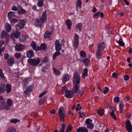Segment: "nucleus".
Returning a JSON list of instances; mask_svg holds the SVG:
<instances>
[{
	"instance_id": "nucleus-1",
	"label": "nucleus",
	"mask_w": 132,
	"mask_h": 132,
	"mask_svg": "<svg viewBox=\"0 0 132 132\" xmlns=\"http://www.w3.org/2000/svg\"><path fill=\"white\" fill-rule=\"evenodd\" d=\"M79 83L75 82L74 81V86L72 88L71 90H66L65 92V97L68 98H72L74 95L75 93H77L78 91V90L79 89Z\"/></svg>"
},
{
	"instance_id": "nucleus-2",
	"label": "nucleus",
	"mask_w": 132,
	"mask_h": 132,
	"mask_svg": "<svg viewBox=\"0 0 132 132\" xmlns=\"http://www.w3.org/2000/svg\"><path fill=\"white\" fill-rule=\"evenodd\" d=\"M80 76L79 74L77 72H75L74 73L73 77V84L74 85V82L75 81V82L79 83V88L77 92L78 95H82L83 94L84 91V88H81V89H79L80 87Z\"/></svg>"
},
{
	"instance_id": "nucleus-3",
	"label": "nucleus",
	"mask_w": 132,
	"mask_h": 132,
	"mask_svg": "<svg viewBox=\"0 0 132 132\" xmlns=\"http://www.w3.org/2000/svg\"><path fill=\"white\" fill-rule=\"evenodd\" d=\"M46 10H45L43 13L42 15L40 18H38L36 21L35 24L36 26L41 28L43 26V24L46 21L47 14H46Z\"/></svg>"
},
{
	"instance_id": "nucleus-4",
	"label": "nucleus",
	"mask_w": 132,
	"mask_h": 132,
	"mask_svg": "<svg viewBox=\"0 0 132 132\" xmlns=\"http://www.w3.org/2000/svg\"><path fill=\"white\" fill-rule=\"evenodd\" d=\"M41 59L38 58L37 59H29L27 62L29 63L32 66H36L41 61Z\"/></svg>"
},
{
	"instance_id": "nucleus-5",
	"label": "nucleus",
	"mask_w": 132,
	"mask_h": 132,
	"mask_svg": "<svg viewBox=\"0 0 132 132\" xmlns=\"http://www.w3.org/2000/svg\"><path fill=\"white\" fill-rule=\"evenodd\" d=\"M26 20L22 19L19 21L18 24L15 25V27L17 30H19L23 28L26 24Z\"/></svg>"
},
{
	"instance_id": "nucleus-6",
	"label": "nucleus",
	"mask_w": 132,
	"mask_h": 132,
	"mask_svg": "<svg viewBox=\"0 0 132 132\" xmlns=\"http://www.w3.org/2000/svg\"><path fill=\"white\" fill-rule=\"evenodd\" d=\"M59 115L60 118V121H63L64 118L66 115V114L63 111V109L62 107L59 108L58 110Z\"/></svg>"
},
{
	"instance_id": "nucleus-7",
	"label": "nucleus",
	"mask_w": 132,
	"mask_h": 132,
	"mask_svg": "<svg viewBox=\"0 0 132 132\" xmlns=\"http://www.w3.org/2000/svg\"><path fill=\"white\" fill-rule=\"evenodd\" d=\"M73 45L75 48H78L79 46V36L77 34H75Z\"/></svg>"
},
{
	"instance_id": "nucleus-8",
	"label": "nucleus",
	"mask_w": 132,
	"mask_h": 132,
	"mask_svg": "<svg viewBox=\"0 0 132 132\" xmlns=\"http://www.w3.org/2000/svg\"><path fill=\"white\" fill-rule=\"evenodd\" d=\"M125 126L126 129L128 132H132V126L129 120H128L126 121Z\"/></svg>"
},
{
	"instance_id": "nucleus-9",
	"label": "nucleus",
	"mask_w": 132,
	"mask_h": 132,
	"mask_svg": "<svg viewBox=\"0 0 132 132\" xmlns=\"http://www.w3.org/2000/svg\"><path fill=\"white\" fill-rule=\"evenodd\" d=\"M55 47L56 50L57 51H60L62 47V45L60 43L59 40H56L55 41Z\"/></svg>"
},
{
	"instance_id": "nucleus-10",
	"label": "nucleus",
	"mask_w": 132,
	"mask_h": 132,
	"mask_svg": "<svg viewBox=\"0 0 132 132\" xmlns=\"http://www.w3.org/2000/svg\"><path fill=\"white\" fill-rule=\"evenodd\" d=\"M92 121V120L89 118L86 119L85 121V122L87 125V127L88 128L91 129H93L94 126L93 124L91 122Z\"/></svg>"
},
{
	"instance_id": "nucleus-11",
	"label": "nucleus",
	"mask_w": 132,
	"mask_h": 132,
	"mask_svg": "<svg viewBox=\"0 0 132 132\" xmlns=\"http://www.w3.org/2000/svg\"><path fill=\"white\" fill-rule=\"evenodd\" d=\"M18 10L17 12L19 14L22 15L26 13V11L25 10H24L21 5H18Z\"/></svg>"
},
{
	"instance_id": "nucleus-12",
	"label": "nucleus",
	"mask_w": 132,
	"mask_h": 132,
	"mask_svg": "<svg viewBox=\"0 0 132 132\" xmlns=\"http://www.w3.org/2000/svg\"><path fill=\"white\" fill-rule=\"evenodd\" d=\"M106 44L104 42H102L100 43H98L97 44V49L102 51L105 48Z\"/></svg>"
},
{
	"instance_id": "nucleus-13",
	"label": "nucleus",
	"mask_w": 132,
	"mask_h": 132,
	"mask_svg": "<svg viewBox=\"0 0 132 132\" xmlns=\"http://www.w3.org/2000/svg\"><path fill=\"white\" fill-rule=\"evenodd\" d=\"M1 37L2 38L5 37L6 40H8L9 38L10 35L6 31H3L2 32Z\"/></svg>"
},
{
	"instance_id": "nucleus-14",
	"label": "nucleus",
	"mask_w": 132,
	"mask_h": 132,
	"mask_svg": "<svg viewBox=\"0 0 132 132\" xmlns=\"http://www.w3.org/2000/svg\"><path fill=\"white\" fill-rule=\"evenodd\" d=\"M34 56V53L32 50L28 51L27 52V56L28 58L31 59Z\"/></svg>"
},
{
	"instance_id": "nucleus-15",
	"label": "nucleus",
	"mask_w": 132,
	"mask_h": 132,
	"mask_svg": "<svg viewBox=\"0 0 132 132\" xmlns=\"http://www.w3.org/2000/svg\"><path fill=\"white\" fill-rule=\"evenodd\" d=\"M69 79V77L68 75H64L62 78L63 83L65 84L66 82L68 81Z\"/></svg>"
},
{
	"instance_id": "nucleus-16",
	"label": "nucleus",
	"mask_w": 132,
	"mask_h": 132,
	"mask_svg": "<svg viewBox=\"0 0 132 132\" xmlns=\"http://www.w3.org/2000/svg\"><path fill=\"white\" fill-rule=\"evenodd\" d=\"M33 87L32 86H29L27 87L24 91V93L26 95H27L30 93L32 90Z\"/></svg>"
},
{
	"instance_id": "nucleus-17",
	"label": "nucleus",
	"mask_w": 132,
	"mask_h": 132,
	"mask_svg": "<svg viewBox=\"0 0 132 132\" xmlns=\"http://www.w3.org/2000/svg\"><path fill=\"white\" fill-rule=\"evenodd\" d=\"M7 62L8 65L10 66H12L15 63L12 57L8 59L7 60Z\"/></svg>"
},
{
	"instance_id": "nucleus-18",
	"label": "nucleus",
	"mask_w": 132,
	"mask_h": 132,
	"mask_svg": "<svg viewBox=\"0 0 132 132\" xmlns=\"http://www.w3.org/2000/svg\"><path fill=\"white\" fill-rule=\"evenodd\" d=\"M25 47V46H23L22 45H18L17 44L15 47V49L16 50L18 51H20L24 49Z\"/></svg>"
},
{
	"instance_id": "nucleus-19",
	"label": "nucleus",
	"mask_w": 132,
	"mask_h": 132,
	"mask_svg": "<svg viewBox=\"0 0 132 132\" xmlns=\"http://www.w3.org/2000/svg\"><path fill=\"white\" fill-rule=\"evenodd\" d=\"M49 32L47 31H46L44 35V38L46 40H49L51 39V36L49 34Z\"/></svg>"
},
{
	"instance_id": "nucleus-20",
	"label": "nucleus",
	"mask_w": 132,
	"mask_h": 132,
	"mask_svg": "<svg viewBox=\"0 0 132 132\" xmlns=\"http://www.w3.org/2000/svg\"><path fill=\"white\" fill-rule=\"evenodd\" d=\"M47 98V97L46 96H44L40 98L38 102L39 105H40L43 104Z\"/></svg>"
},
{
	"instance_id": "nucleus-21",
	"label": "nucleus",
	"mask_w": 132,
	"mask_h": 132,
	"mask_svg": "<svg viewBox=\"0 0 132 132\" xmlns=\"http://www.w3.org/2000/svg\"><path fill=\"white\" fill-rule=\"evenodd\" d=\"M76 132H88V130L86 128L81 127L77 129Z\"/></svg>"
},
{
	"instance_id": "nucleus-22",
	"label": "nucleus",
	"mask_w": 132,
	"mask_h": 132,
	"mask_svg": "<svg viewBox=\"0 0 132 132\" xmlns=\"http://www.w3.org/2000/svg\"><path fill=\"white\" fill-rule=\"evenodd\" d=\"M11 86L9 84L6 85L5 90L7 93H9L11 90Z\"/></svg>"
},
{
	"instance_id": "nucleus-23",
	"label": "nucleus",
	"mask_w": 132,
	"mask_h": 132,
	"mask_svg": "<svg viewBox=\"0 0 132 132\" xmlns=\"http://www.w3.org/2000/svg\"><path fill=\"white\" fill-rule=\"evenodd\" d=\"M65 24H67V27L69 30L70 29L71 26L72 25V22L70 19L67 20L65 22Z\"/></svg>"
},
{
	"instance_id": "nucleus-24",
	"label": "nucleus",
	"mask_w": 132,
	"mask_h": 132,
	"mask_svg": "<svg viewBox=\"0 0 132 132\" xmlns=\"http://www.w3.org/2000/svg\"><path fill=\"white\" fill-rule=\"evenodd\" d=\"M7 16L8 18L9 19H10L13 17L14 16H15V15L14 12L12 11H10L8 13Z\"/></svg>"
},
{
	"instance_id": "nucleus-25",
	"label": "nucleus",
	"mask_w": 132,
	"mask_h": 132,
	"mask_svg": "<svg viewBox=\"0 0 132 132\" xmlns=\"http://www.w3.org/2000/svg\"><path fill=\"white\" fill-rule=\"evenodd\" d=\"M88 70L87 68L85 69L84 70V72L82 73V77L84 78L85 77L88 76Z\"/></svg>"
},
{
	"instance_id": "nucleus-26",
	"label": "nucleus",
	"mask_w": 132,
	"mask_h": 132,
	"mask_svg": "<svg viewBox=\"0 0 132 132\" xmlns=\"http://www.w3.org/2000/svg\"><path fill=\"white\" fill-rule=\"evenodd\" d=\"M15 129L12 126L9 127L7 128L6 132H15Z\"/></svg>"
},
{
	"instance_id": "nucleus-27",
	"label": "nucleus",
	"mask_w": 132,
	"mask_h": 132,
	"mask_svg": "<svg viewBox=\"0 0 132 132\" xmlns=\"http://www.w3.org/2000/svg\"><path fill=\"white\" fill-rule=\"evenodd\" d=\"M122 41V39L121 38H120L119 40H116V42H117L120 46H123L125 45V44Z\"/></svg>"
},
{
	"instance_id": "nucleus-28",
	"label": "nucleus",
	"mask_w": 132,
	"mask_h": 132,
	"mask_svg": "<svg viewBox=\"0 0 132 132\" xmlns=\"http://www.w3.org/2000/svg\"><path fill=\"white\" fill-rule=\"evenodd\" d=\"M102 51L97 49L96 52V55L97 58L99 59L100 58V56L101 55Z\"/></svg>"
},
{
	"instance_id": "nucleus-29",
	"label": "nucleus",
	"mask_w": 132,
	"mask_h": 132,
	"mask_svg": "<svg viewBox=\"0 0 132 132\" xmlns=\"http://www.w3.org/2000/svg\"><path fill=\"white\" fill-rule=\"evenodd\" d=\"M0 103L1 104L2 106H4V108L5 109L7 110H9L10 109V107L9 106H8L6 105H5V102L4 101H2L0 102Z\"/></svg>"
},
{
	"instance_id": "nucleus-30",
	"label": "nucleus",
	"mask_w": 132,
	"mask_h": 132,
	"mask_svg": "<svg viewBox=\"0 0 132 132\" xmlns=\"http://www.w3.org/2000/svg\"><path fill=\"white\" fill-rule=\"evenodd\" d=\"M82 62L85 64V65L88 66L90 63V60L88 59H84L82 60Z\"/></svg>"
},
{
	"instance_id": "nucleus-31",
	"label": "nucleus",
	"mask_w": 132,
	"mask_h": 132,
	"mask_svg": "<svg viewBox=\"0 0 132 132\" xmlns=\"http://www.w3.org/2000/svg\"><path fill=\"white\" fill-rule=\"evenodd\" d=\"M60 51H57L54 54L53 57V59H55L56 57L60 55V53L59 52Z\"/></svg>"
},
{
	"instance_id": "nucleus-32",
	"label": "nucleus",
	"mask_w": 132,
	"mask_h": 132,
	"mask_svg": "<svg viewBox=\"0 0 132 132\" xmlns=\"http://www.w3.org/2000/svg\"><path fill=\"white\" fill-rule=\"evenodd\" d=\"M110 113L112 118L115 120H116L117 119V118L115 115L114 111L112 110L111 111H110Z\"/></svg>"
},
{
	"instance_id": "nucleus-33",
	"label": "nucleus",
	"mask_w": 132,
	"mask_h": 132,
	"mask_svg": "<svg viewBox=\"0 0 132 132\" xmlns=\"http://www.w3.org/2000/svg\"><path fill=\"white\" fill-rule=\"evenodd\" d=\"M53 70L54 74L57 76H59L61 73V72L58 71L55 68H53Z\"/></svg>"
},
{
	"instance_id": "nucleus-34",
	"label": "nucleus",
	"mask_w": 132,
	"mask_h": 132,
	"mask_svg": "<svg viewBox=\"0 0 132 132\" xmlns=\"http://www.w3.org/2000/svg\"><path fill=\"white\" fill-rule=\"evenodd\" d=\"M6 30L8 32H10L11 30V27L10 24L8 23H6Z\"/></svg>"
},
{
	"instance_id": "nucleus-35",
	"label": "nucleus",
	"mask_w": 132,
	"mask_h": 132,
	"mask_svg": "<svg viewBox=\"0 0 132 132\" xmlns=\"http://www.w3.org/2000/svg\"><path fill=\"white\" fill-rule=\"evenodd\" d=\"M72 128L71 125H69L67 127L65 132H70L72 131Z\"/></svg>"
},
{
	"instance_id": "nucleus-36",
	"label": "nucleus",
	"mask_w": 132,
	"mask_h": 132,
	"mask_svg": "<svg viewBox=\"0 0 132 132\" xmlns=\"http://www.w3.org/2000/svg\"><path fill=\"white\" fill-rule=\"evenodd\" d=\"M82 25L81 23H79L76 25V27L80 31L81 30Z\"/></svg>"
},
{
	"instance_id": "nucleus-37",
	"label": "nucleus",
	"mask_w": 132,
	"mask_h": 132,
	"mask_svg": "<svg viewBox=\"0 0 132 132\" xmlns=\"http://www.w3.org/2000/svg\"><path fill=\"white\" fill-rule=\"evenodd\" d=\"M97 113L101 116H103L104 113V110L101 109L98 110L97 111Z\"/></svg>"
},
{
	"instance_id": "nucleus-38",
	"label": "nucleus",
	"mask_w": 132,
	"mask_h": 132,
	"mask_svg": "<svg viewBox=\"0 0 132 132\" xmlns=\"http://www.w3.org/2000/svg\"><path fill=\"white\" fill-rule=\"evenodd\" d=\"M20 34V33L18 31H16L13 34V36L15 38H18Z\"/></svg>"
},
{
	"instance_id": "nucleus-39",
	"label": "nucleus",
	"mask_w": 132,
	"mask_h": 132,
	"mask_svg": "<svg viewBox=\"0 0 132 132\" xmlns=\"http://www.w3.org/2000/svg\"><path fill=\"white\" fill-rule=\"evenodd\" d=\"M82 2L80 0H78L77 2V8L79 7L80 9L81 8V4Z\"/></svg>"
},
{
	"instance_id": "nucleus-40",
	"label": "nucleus",
	"mask_w": 132,
	"mask_h": 132,
	"mask_svg": "<svg viewBox=\"0 0 132 132\" xmlns=\"http://www.w3.org/2000/svg\"><path fill=\"white\" fill-rule=\"evenodd\" d=\"M40 50L42 49L43 50H44L46 49L47 46L45 44H42L41 45Z\"/></svg>"
},
{
	"instance_id": "nucleus-41",
	"label": "nucleus",
	"mask_w": 132,
	"mask_h": 132,
	"mask_svg": "<svg viewBox=\"0 0 132 132\" xmlns=\"http://www.w3.org/2000/svg\"><path fill=\"white\" fill-rule=\"evenodd\" d=\"M124 106V105L122 101H121L119 105V107L120 110H122L123 109Z\"/></svg>"
},
{
	"instance_id": "nucleus-42",
	"label": "nucleus",
	"mask_w": 132,
	"mask_h": 132,
	"mask_svg": "<svg viewBox=\"0 0 132 132\" xmlns=\"http://www.w3.org/2000/svg\"><path fill=\"white\" fill-rule=\"evenodd\" d=\"M33 49L36 51H38L40 50V48L39 46L37 47L36 45L32 47Z\"/></svg>"
},
{
	"instance_id": "nucleus-43",
	"label": "nucleus",
	"mask_w": 132,
	"mask_h": 132,
	"mask_svg": "<svg viewBox=\"0 0 132 132\" xmlns=\"http://www.w3.org/2000/svg\"><path fill=\"white\" fill-rule=\"evenodd\" d=\"M33 49L36 51H38L40 50V48L39 46L37 47L36 45L32 47Z\"/></svg>"
},
{
	"instance_id": "nucleus-44",
	"label": "nucleus",
	"mask_w": 132,
	"mask_h": 132,
	"mask_svg": "<svg viewBox=\"0 0 132 132\" xmlns=\"http://www.w3.org/2000/svg\"><path fill=\"white\" fill-rule=\"evenodd\" d=\"M61 126L62 127V128L60 129V131L64 132V129L66 127L64 123H63L61 125Z\"/></svg>"
},
{
	"instance_id": "nucleus-45",
	"label": "nucleus",
	"mask_w": 132,
	"mask_h": 132,
	"mask_svg": "<svg viewBox=\"0 0 132 132\" xmlns=\"http://www.w3.org/2000/svg\"><path fill=\"white\" fill-rule=\"evenodd\" d=\"M20 120L17 119H12L11 120L10 122L11 123H15L17 122H19Z\"/></svg>"
},
{
	"instance_id": "nucleus-46",
	"label": "nucleus",
	"mask_w": 132,
	"mask_h": 132,
	"mask_svg": "<svg viewBox=\"0 0 132 132\" xmlns=\"http://www.w3.org/2000/svg\"><path fill=\"white\" fill-rule=\"evenodd\" d=\"M44 1H39L37 3L38 6L39 7H42L43 5Z\"/></svg>"
},
{
	"instance_id": "nucleus-47",
	"label": "nucleus",
	"mask_w": 132,
	"mask_h": 132,
	"mask_svg": "<svg viewBox=\"0 0 132 132\" xmlns=\"http://www.w3.org/2000/svg\"><path fill=\"white\" fill-rule=\"evenodd\" d=\"M67 87H66L65 86L62 87V89H61V92L62 93L64 94V93H65V92L67 89Z\"/></svg>"
},
{
	"instance_id": "nucleus-48",
	"label": "nucleus",
	"mask_w": 132,
	"mask_h": 132,
	"mask_svg": "<svg viewBox=\"0 0 132 132\" xmlns=\"http://www.w3.org/2000/svg\"><path fill=\"white\" fill-rule=\"evenodd\" d=\"M12 100L10 99H8L7 101V105L9 106H11L12 105Z\"/></svg>"
},
{
	"instance_id": "nucleus-49",
	"label": "nucleus",
	"mask_w": 132,
	"mask_h": 132,
	"mask_svg": "<svg viewBox=\"0 0 132 132\" xmlns=\"http://www.w3.org/2000/svg\"><path fill=\"white\" fill-rule=\"evenodd\" d=\"M100 12H98L94 14L93 15V18H98L100 15Z\"/></svg>"
},
{
	"instance_id": "nucleus-50",
	"label": "nucleus",
	"mask_w": 132,
	"mask_h": 132,
	"mask_svg": "<svg viewBox=\"0 0 132 132\" xmlns=\"http://www.w3.org/2000/svg\"><path fill=\"white\" fill-rule=\"evenodd\" d=\"M18 20L14 19H12L11 21L10 22L12 24H15L16 22H18Z\"/></svg>"
},
{
	"instance_id": "nucleus-51",
	"label": "nucleus",
	"mask_w": 132,
	"mask_h": 132,
	"mask_svg": "<svg viewBox=\"0 0 132 132\" xmlns=\"http://www.w3.org/2000/svg\"><path fill=\"white\" fill-rule=\"evenodd\" d=\"M80 55L83 57H85L86 55V53L83 50H82L81 51Z\"/></svg>"
},
{
	"instance_id": "nucleus-52",
	"label": "nucleus",
	"mask_w": 132,
	"mask_h": 132,
	"mask_svg": "<svg viewBox=\"0 0 132 132\" xmlns=\"http://www.w3.org/2000/svg\"><path fill=\"white\" fill-rule=\"evenodd\" d=\"M4 91V86H0V93H3Z\"/></svg>"
},
{
	"instance_id": "nucleus-53",
	"label": "nucleus",
	"mask_w": 132,
	"mask_h": 132,
	"mask_svg": "<svg viewBox=\"0 0 132 132\" xmlns=\"http://www.w3.org/2000/svg\"><path fill=\"white\" fill-rule=\"evenodd\" d=\"M0 76L1 77L3 78H4V75L3 72V70L2 69L0 68Z\"/></svg>"
},
{
	"instance_id": "nucleus-54",
	"label": "nucleus",
	"mask_w": 132,
	"mask_h": 132,
	"mask_svg": "<svg viewBox=\"0 0 132 132\" xmlns=\"http://www.w3.org/2000/svg\"><path fill=\"white\" fill-rule=\"evenodd\" d=\"M9 55L8 53H5L4 54V59H7L9 57Z\"/></svg>"
},
{
	"instance_id": "nucleus-55",
	"label": "nucleus",
	"mask_w": 132,
	"mask_h": 132,
	"mask_svg": "<svg viewBox=\"0 0 132 132\" xmlns=\"http://www.w3.org/2000/svg\"><path fill=\"white\" fill-rule=\"evenodd\" d=\"M47 91L46 90L44 91L43 93H41L39 95V97H41L44 95L45 94H46L47 92Z\"/></svg>"
},
{
	"instance_id": "nucleus-56",
	"label": "nucleus",
	"mask_w": 132,
	"mask_h": 132,
	"mask_svg": "<svg viewBox=\"0 0 132 132\" xmlns=\"http://www.w3.org/2000/svg\"><path fill=\"white\" fill-rule=\"evenodd\" d=\"M21 55V54L19 53H16L15 54V57L18 59L19 58Z\"/></svg>"
},
{
	"instance_id": "nucleus-57",
	"label": "nucleus",
	"mask_w": 132,
	"mask_h": 132,
	"mask_svg": "<svg viewBox=\"0 0 132 132\" xmlns=\"http://www.w3.org/2000/svg\"><path fill=\"white\" fill-rule=\"evenodd\" d=\"M131 114L130 113H126V117L127 119H129L131 117Z\"/></svg>"
},
{
	"instance_id": "nucleus-58",
	"label": "nucleus",
	"mask_w": 132,
	"mask_h": 132,
	"mask_svg": "<svg viewBox=\"0 0 132 132\" xmlns=\"http://www.w3.org/2000/svg\"><path fill=\"white\" fill-rule=\"evenodd\" d=\"M48 69V67L46 66H45V67H42V71L44 72H45L46 70Z\"/></svg>"
},
{
	"instance_id": "nucleus-59",
	"label": "nucleus",
	"mask_w": 132,
	"mask_h": 132,
	"mask_svg": "<svg viewBox=\"0 0 132 132\" xmlns=\"http://www.w3.org/2000/svg\"><path fill=\"white\" fill-rule=\"evenodd\" d=\"M12 10L13 11H16L17 10V11H18V6L17 7L15 6L14 5L12 6Z\"/></svg>"
},
{
	"instance_id": "nucleus-60",
	"label": "nucleus",
	"mask_w": 132,
	"mask_h": 132,
	"mask_svg": "<svg viewBox=\"0 0 132 132\" xmlns=\"http://www.w3.org/2000/svg\"><path fill=\"white\" fill-rule=\"evenodd\" d=\"M112 77L113 78H117L118 77L117 74L116 73L114 72L112 74Z\"/></svg>"
},
{
	"instance_id": "nucleus-61",
	"label": "nucleus",
	"mask_w": 132,
	"mask_h": 132,
	"mask_svg": "<svg viewBox=\"0 0 132 132\" xmlns=\"http://www.w3.org/2000/svg\"><path fill=\"white\" fill-rule=\"evenodd\" d=\"M114 100L115 102H119V97H115L114 98Z\"/></svg>"
},
{
	"instance_id": "nucleus-62",
	"label": "nucleus",
	"mask_w": 132,
	"mask_h": 132,
	"mask_svg": "<svg viewBox=\"0 0 132 132\" xmlns=\"http://www.w3.org/2000/svg\"><path fill=\"white\" fill-rule=\"evenodd\" d=\"M129 78V77L128 75H125L124 77V79L126 81L128 80Z\"/></svg>"
},
{
	"instance_id": "nucleus-63",
	"label": "nucleus",
	"mask_w": 132,
	"mask_h": 132,
	"mask_svg": "<svg viewBox=\"0 0 132 132\" xmlns=\"http://www.w3.org/2000/svg\"><path fill=\"white\" fill-rule=\"evenodd\" d=\"M36 45V43L34 42V41H32L31 44H30V46L32 47H33L35 45Z\"/></svg>"
},
{
	"instance_id": "nucleus-64",
	"label": "nucleus",
	"mask_w": 132,
	"mask_h": 132,
	"mask_svg": "<svg viewBox=\"0 0 132 132\" xmlns=\"http://www.w3.org/2000/svg\"><path fill=\"white\" fill-rule=\"evenodd\" d=\"M48 58L47 56L45 57L42 60L43 62H46L48 61Z\"/></svg>"
}]
</instances>
